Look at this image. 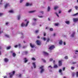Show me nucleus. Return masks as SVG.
Instances as JSON below:
<instances>
[{"instance_id":"f257e3e1","label":"nucleus","mask_w":78,"mask_h":78,"mask_svg":"<svg viewBox=\"0 0 78 78\" xmlns=\"http://www.w3.org/2000/svg\"><path fill=\"white\" fill-rule=\"evenodd\" d=\"M30 23L29 21H27V19L25 20L24 22H23L21 23V25L22 27H27L28 25V23Z\"/></svg>"},{"instance_id":"f03ea898","label":"nucleus","mask_w":78,"mask_h":78,"mask_svg":"<svg viewBox=\"0 0 78 78\" xmlns=\"http://www.w3.org/2000/svg\"><path fill=\"white\" fill-rule=\"evenodd\" d=\"M40 73H42L45 71V69H44V66H41L40 67Z\"/></svg>"},{"instance_id":"7ed1b4c3","label":"nucleus","mask_w":78,"mask_h":78,"mask_svg":"<svg viewBox=\"0 0 78 78\" xmlns=\"http://www.w3.org/2000/svg\"><path fill=\"white\" fill-rule=\"evenodd\" d=\"M15 73V71H13L11 73H9V77L10 78H12V76H14V74Z\"/></svg>"},{"instance_id":"20e7f679","label":"nucleus","mask_w":78,"mask_h":78,"mask_svg":"<svg viewBox=\"0 0 78 78\" xmlns=\"http://www.w3.org/2000/svg\"><path fill=\"white\" fill-rule=\"evenodd\" d=\"M62 61H59L58 62V66H62Z\"/></svg>"},{"instance_id":"39448f33","label":"nucleus","mask_w":78,"mask_h":78,"mask_svg":"<svg viewBox=\"0 0 78 78\" xmlns=\"http://www.w3.org/2000/svg\"><path fill=\"white\" fill-rule=\"evenodd\" d=\"M55 48V46L54 45H52L50 46V47L49 48V50H52L53 49V48Z\"/></svg>"},{"instance_id":"423d86ee","label":"nucleus","mask_w":78,"mask_h":78,"mask_svg":"<svg viewBox=\"0 0 78 78\" xmlns=\"http://www.w3.org/2000/svg\"><path fill=\"white\" fill-rule=\"evenodd\" d=\"M8 6H9V3L6 4L5 6V8H7Z\"/></svg>"},{"instance_id":"0eeeda50","label":"nucleus","mask_w":78,"mask_h":78,"mask_svg":"<svg viewBox=\"0 0 78 78\" xmlns=\"http://www.w3.org/2000/svg\"><path fill=\"white\" fill-rule=\"evenodd\" d=\"M73 20L74 22H76L78 21V19L77 18H73Z\"/></svg>"},{"instance_id":"6e6552de","label":"nucleus","mask_w":78,"mask_h":78,"mask_svg":"<svg viewBox=\"0 0 78 78\" xmlns=\"http://www.w3.org/2000/svg\"><path fill=\"white\" fill-rule=\"evenodd\" d=\"M32 4H30V3H27L26 4V6H31Z\"/></svg>"},{"instance_id":"1a4fd4ad","label":"nucleus","mask_w":78,"mask_h":78,"mask_svg":"<svg viewBox=\"0 0 78 78\" xmlns=\"http://www.w3.org/2000/svg\"><path fill=\"white\" fill-rule=\"evenodd\" d=\"M17 76L18 77V78H21L22 77V74L20 73L18 74L17 75Z\"/></svg>"},{"instance_id":"9d476101","label":"nucleus","mask_w":78,"mask_h":78,"mask_svg":"<svg viewBox=\"0 0 78 78\" xmlns=\"http://www.w3.org/2000/svg\"><path fill=\"white\" fill-rule=\"evenodd\" d=\"M62 44V41L61 40H60L59 42V44L60 45H61Z\"/></svg>"},{"instance_id":"9b49d317","label":"nucleus","mask_w":78,"mask_h":78,"mask_svg":"<svg viewBox=\"0 0 78 78\" xmlns=\"http://www.w3.org/2000/svg\"><path fill=\"white\" fill-rule=\"evenodd\" d=\"M36 62H33L32 63L33 66H34V69H35V68H36Z\"/></svg>"},{"instance_id":"f8f14e48","label":"nucleus","mask_w":78,"mask_h":78,"mask_svg":"<svg viewBox=\"0 0 78 78\" xmlns=\"http://www.w3.org/2000/svg\"><path fill=\"white\" fill-rule=\"evenodd\" d=\"M37 45H41V41H37Z\"/></svg>"},{"instance_id":"ddd939ff","label":"nucleus","mask_w":78,"mask_h":78,"mask_svg":"<svg viewBox=\"0 0 78 78\" xmlns=\"http://www.w3.org/2000/svg\"><path fill=\"white\" fill-rule=\"evenodd\" d=\"M27 61H28V59H27V58H24V62L26 63L27 62Z\"/></svg>"},{"instance_id":"4468645a","label":"nucleus","mask_w":78,"mask_h":78,"mask_svg":"<svg viewBox=\"0 0 78 78\" xmlns=\"http://www.w3.org/2000/svg\"><path fill=\"white\" fill-rule=\"evenodd\" d=\"M58 8H59V6H56L54 7V9L55 10H56V9H57Z\"/></svg>"},{"instance_id":"2eb2a0df","label":"nucleus","mask_w":78,"mask_h":78,"mask_svg":"<svg viewBox=\"0 0 78 78\" xmlns=\"http://www.w3.org/2000/svg\"><path fill=\"white\" fill-rule=\"evenodd\" d=\"M30 45L31 48H34V47L35 46V45H34L33 44L31 43H30Z\"/></svg>"},{"instance_id":"dca6fc26","label":"nucleus","mask_w":78,"mask_h":78,"mask_svg":"<svg viewBox=\"0 0 78 78\" xmlns=\"http://www.w3.org/2000/svg\"><path fill=\"white\" fill-rule=\"evenodd\" d=\"M75 32H73L71 35V37H74V35H75Z\"/></svg>"},{"instance_id":"f3484780","label":"nucleus","mask_w":78,"mask_h":78,"mask_svg":"<svg viewBox=\"0 0 78 78\" xmlns=\"http://www.w3.org/2000/svg\"><path fill=\"white\" fill-rule=\"evenodd\" d=\"M53 68H55V69H57V68H58V66L57 65H54Z\"/></svg>"},{"instance_id":"a211bd4d","label":"nucleus","mask_w":78,"mask_h":78,"mask_svg":"<svg viewBox=\"0 0 78 78\" xmlns=\"http://www.w3.org/2000/svg\"><path fill=\"white\" fill-rule=\"evenodd\" d=\"M4 61L5 62H8L9 60L8 59V58H5L4 59Z\"/></svg>"},{"instance_id":"6ab92c4d","label":"nucleus","mask_w":78,"mask_h":78,"mask_svg":"<svg viewBox=\"0 0 78 78\" xmlns=\"http://www.w3.org/2000/svg\"><path fill=\"white\" fill-rule=\"evenodd\" d=\"M33 21H34V22H36V21L37 20V18H34L32 19Z\"/></svg>"},{"instance_id":"aec40b11","label":"nucleus","mask_w":78,"mask_h":78,"mask_svg":"<svg viewBox=\"0 0 78 78\" xmlns=\"http://www.w3.org/2000/svg\"><path fill=\"white\" fill-rule=\"evenodd\" d=\"M36 12V10L30 11L29 12V13H33V12Z\"/></svg>"},{"instance_id":"412c9836","label":"nucleus","mask_w":78,"mask_h":78,"mask_svg":"<svg viewBox=\"0 0 78 78\" xmlns=\"http://www.w3.org/2000/svg\"><path fill=\"white\" fill-rule=\"evenodd\" d=\"M20 15H19L17 17V19L18 20H20Z\"/></svg>"},{"instance_id":"4be33fe9","label":"nucleus","mask_w":78,"mask_h":78,"mask_svg":"<svg viewBox=\"0 0 78 78\" xmlns=\"http://www.w3.org/2000/svg\"><path fill=\"white\" fill-rule=\"evenodd\" d=\"M65 23H66V24H67L68 25H69L70 24V21H66L65 22Z\"/></svg>"},{"instance_id":"5701e85b","label":"nucleus","mask_w":78,"mask_h":78,"mask_svg":"<svg viewBox=\"0 0 78 78\" xmlns=\"http://www.w3.org/2000/svg\"><path fill=\"white\" fill-rule=\"evenodd\" d=\"M36 25V22H32V25L33 26H34V25Z\"/></svg>"},{"instance_id":"b1692460","label":"nucleus","mask_w":78,"mask_h":78,"mask_svg":"<svg viewBox=\"0 0 78 78\" xmlns=\"http://www.w3.org/2000/svg\"><path fill=\"white\" fill-rule=\"evenodd\" d=\"M2 33H3V30H2V29L0 28V34Z\"/></svg>"},{"instance_id":"393cba45","label":"nucleus","mask_w":78,"mask_h":78,"mask_svg":"<svg viewBox=\"0 0 78 78\" xmlns=\"http://www.w3.org/2000/svg\"><path fill=\"white\" fill-rule=\"evenodd\" d=\"M53 69V67H52L51 66H48V69Z\"/></svg>"},{"instance_id":"a878e982","label":"nucleus","mask_w":78,"mask_h":78,"mask_svg":"<svg viewBox=\"0 0 78 78\" xmlns=\"http://www.w3.org/2000/svg\"><path fill=\"white\" fill-rule=\"evenodd\" d=\"M43 53L45 55H48V53H47V52H43Z\"/></svg>"},{"instance_id":"bb28decb","label":"nucleus","mask_w":78,"mask_h":78,"mask_svg":"<svg viewBox=\"0 0 78 78\" xmlns=\"http://www.w3.org/2000/svg\"><path fill=\"white\" fill-rule=\"evenodd\" d=\"M11 48V46H8L7 47L6 49L7 50H9Z\"/></svg>"},{"instance_id":"cd10ccee","label":"nucleus","mask_w":78,"mask_h":78,"mask_svg":"<svg viewBox=\"0 0 78 78\" xmlns=\"http://www.w3.org/2000/svg\"><path fill=\"white\" fill-rule=\"evenodd\" d=\"M50 41V38H47V42H48L49 41Z\"/></svg>"},{"instance_id":"c85d7f7f","label":"nucleus","mask_w":78,"mask_h":78,"mask_svg":"<svg viewBox=\"0 0 78 78\" xmlns=\"http://www.w3.org/2000/svg\"><path fill=\"white\" fill-rule=\"evenodd\" d=\"M74 53L75 54H78L77 53H78V51L77 50H75L74 51Z\"/></svg>"},{"instance_id":"c756f323","label":"nucleus","mask_w":78,"mask_h":78,"mask_svg":"<svg viewBox=\"0 0 78 78\" xmlns=\"http://www.w3.org/2000/svg\"><path fill=\"white\" fill-rule=\"evenodd\" d=\"M18 46L19 47V48H21V47H22V46L21 45V44H19Z\"/></svg>"},{"instance_id":"7c9ffc66","label":"nucleus","mask_w":78,"mask_h":78,"mask_svg":"<svg viewBox=\"0 0 78 78\" xmlns=\"http://www.w3.org/2000/svg\"><path fill=\"white\" fill-rule=\"evenodd\" d=\"M9 12H10V13H14V10H11L9 11Z\"/></svg>"},{"instance_id":"2f4dec72","label":"nucleus","mask_w":78,"mask_h":78,"mask_svg":"<svg viewBox=\"0 0 78 78\" xmlns=\"http://www.w3.org/2000/svg\"><path fill=\"white\" fill-rule=\"evenodd\" d=\"M50 11V6H48V11Z\"/></svg>"},{"instance_id":"473e14b6","label":"nucleus","mask_w":78,"mask_h":78,"mask_svg":"<svg viewBox=\"0 0 78 78\" xmlns=\"http://www.w3.org/2000/svg\"><path fill=\"white\" fill-rule=\"evenodd\" d=\"M55 14H56V16H57L58 17H59V15H58V14L57 13V12H55Z\"/></svg>"},{"instance_id":"72a5a7b5","label":"nucleus","mask_w":78,"mask_h":78,"mask_svg":"<svg viewBox=\"0 0 78 78\" xmlns=\"http://www.w3.org/2000/svg\"><path fill=\"white\" fill-rule=\"evenodd\" d=\"M64 58L65 59H69V58H68V56H65Z\"/></svg>"},{"instance_id":"f704fd0d","label":"nucleus","mask_w":78,"mask_h":78,"mask_svg":"<svg viewBox=\"0 0 78 78\" xmlns=\"http://www.w3.org/2000/svg\"><path fill=\"white\" fill-rule=\"evenodd\" d=\"M78 14V13H76V14H75L74 15H73V16H76Z\"/></svg>"},{"instance_id":"c9c22d12","label":"nucleus","mask_w":78,"mask_h":78,"mask_svg":"<svg viewBox=\"0 0 78 78\" xmlns=\"http://www.w3.org/2000/svg\"><path fill=\"white\" fill-rule=\"evenodd\" d=\"M42 39L44 40V41H45L46 40H47V39L46 38H45V37L42 38Z\"/></svg>"},{"instance_id":"e433bc0d","label":"nucleus","mask_w":78,"mask_h":78,"mask_svg":"<svg viewBox=\"0 0 78 78\" xmlns=\"http://www.w3.org/2000/svg\"><path fill=\"white\" fill-rule=\"evenodd\" d=\"M32 60H33V61H36V58H34L33 57L31 58Z\"/></svg>"},{"instance_id":"4c0bfd02","label":"nucleus","mask_w":78,"mask_h":78,"mask_svg":"<svg viewBox=\"0 0 78 78\" xmlns=\"http://www.w3.org/2000/svg\"><path fill=\"white\" fill-rule=\"evenodd\" d=\"M75 8L76 9V10H77V9H78V7L77 6H75Z\"/></svg>"},{"instance_id":"58836bf2","label":"nucleus","mask_w":78,"mask_h":78,"mask_svg":"<svg viewBox=\"0 0 78 78\" xmlns=\"http://www.w3.org/2000/svg\"><path fill=\"white\" fill-rule=\"evenodd\" d=\"M71 70H74V69H75V67H71Z\"/></svg>"},{"instance_id":"ea45409f","label":"nucleus","mask_w":78,"mask_h":78,"mask_svg":"<svg viewBox=\"0 0 78 78\" xmlns=\"http://www.w3.org/2000/svg\"><path fill=\"white\" fill-rule=\"evenodd\" d=\"M49 30H50L51 31H53V28H50Z\"/></svg>"},{"instance_id":"a19ab883","label":"nucleus","mask_w":78,"mask_h":78,"mask_svg":"<svg viewBox=\"0 0 78 78\" xmlns=\"http://www.w3.org/2000/svg\"><path fill=\"white\" fill-rule=\"evenodd\" d=\"M55 26H58L59 25V23H55Z\"/></svg>"},{"instance_id":"79ce46f5","label":"nucleus","mask_w":78,"mask_h":78,"mask_svg":"<svg viewBox=\"0 0 78 78\" xmlns=\"http://www.w3.org/2000/svg\"><path fill=\"white\" fill-rule=\"evenodd\" d=\"M56 33H54L53 35L52 36H54V37L56 36Z\"/></svg>"},{"instance_id":"37998d69","label":"nucleus","mask_w":78,"mask_h":78,"mask_svg":"<svg viewBox=\"0 0 78 78\" xmlns=\"http://www.w3.org/2000/svg\"><path fill=\"white\" fill-rule=\"evenodd\" d=\"M12 55L13 57H15V56H16V54L14 53H13Z\"/></svg>"},{"instance_id":"c03bdc74","label":"nucleus","mask_w":78,"mask_h":78,"mask_svg":"<svg viewBox=\"0 0 78 78\" xmlns=\"http://www.w3.org/2000/svg\"><path fill=\"white\" fill-rule=\"evenodd\" d=\"M42 61H43V62H46V61H45V60H44L43 59H42Z\"/></svg>"},{"instance_id":"a18cd8bd","label":"nucleus","mask_w":78,"mask_h":78,"mask_svg":"<svg viewBox=\"0 0 78 78\" xmlns=\"http://www.w3.org/2000/svg\"><path fill=\"white\" fill-rule=\"evenodd\" d=\"M27 53H28V52H27L26 51V52H23V53L24 54V55H27Z\"/></svg>"},{"instance_id":"49530a36","label":"nucleus","mask_w":78,"mask_h":78,"mask_svg":"<svg viewBox=\"0 0 78 78\" xmlns=\"http://www.w3.org/2000/svg\"><path fill=\"white\" fill-rule=\"evenodd\" d=\"M40 13H41V14H44V11H41L40 12Z\"/></svg>"},{"instance_id":"de8ad7c7","label":"nucleus","mask_w":78,"mask_h":78,"mask_svg":"<svg viewBox=\"0 0 78 78\" xmlns=\"http://www.w3.org/2000/svg\"><path fill=\"white\" fill-rule=\"evenodd\" d=\"M39 32V30H36L35 31V33H38Z\"/></svg>"},{"instance_id":"09e8293b","label":"nucleus","mask_w":78,"mask_h":78,"mask_svg":"<svg viewBox=\"0 0 78 78\" xmlns=\"http://www.w3.org/2000/svg\"><path fill=\"white\" fill-rule=\"evenodd\" d=\"M27 47L26 46H23L22 47V48L23 49Z\"/></svg>"},{"instance_id":"8fccbe9b","label":"nucleus","mask_w":78,"mask_h":78,"mask_svg":"<svg viewBox=\"0 0 78 78\" xmlns=\"http://www.w3.org/2000/svg\"><path fill=\"white\" fill-rule=\"evenodd\" d=\"M71 11H72V9H69L68 11V12H71Z\"/></svg>"},{"instance_id":"3c124183","label":"nucleus","mask_w":78,"mask_h":78,"mask_svg":"<svg viewBox=\"0 0 78 78\" xmlns=\"http://www.w3.org/2000/svg\"><path fill=\"white\" fill-rule=\"evenodd\" d=\"M72 76H75V73H73L72 74Z\"/></svg>"},{"instance_id":"603ef678","label":"nucleus","mask_w":78,"mask_h":78,"mask_svg":"<svg viewBox=\"0 0 78 78\" xmlns=\"http://www.w3.org/2000/svg\"><path fill=\"white\" fill-rule=\"evenodd\" d=\"M5 37H9V35H8L7 34L5 35Z\"/></svg>"},{"instance_id":"864d4df0","label":"nucleus","mask_w":78,"mask_h":78,"mask_svg":"<svg viewBox=\"0 0 78 78\" xmlns=\"http://www.w3.org/2000/svg\"><path fill=\"white\" fill-rule=\"evenodd\" d=\"M38 17H39L40 18H42V17H43V16H38Z\"/></svg>"},{"instance_id":"5fc2aeb1","label":"nucleus","mask_w":78,"mask_h":78,"mask_svg":"<svg viewBox=\"0 0 78 78\" xmlns=\"http://www.w3.org/2000/svg\"><path fill=\"white\" fill-rule=\"evenodd\" d=\"M53 61V59L52 58H50L49 59V61Z\"/></svg>"},{"instance_id":"6e6d98bb","label":"nucleus","mask_w":78,"mask_h":78,"mask_svg":"<svg viewBox=\"0 0 78 78\" xmlns=\"http://www.w3.org/2000/svg\"><path fill=\"white\" fill-rule=\"evenodd\" d=\"M59 72H60V73H61V72H62V70H61V69H60V70H59Z\"/></svg>"},{"instance_id":"4d7b16f0","label":"nucleus","mask_w":78,"mask_h":78,"mask_svg":"<svg viewBox=\"0 0 78 78\" xmlns=\"http://www.w3.org/2000/svg\"><path fill=\"white\" fill-rule=\"evenodd\" d=\"M49 72H52L53 71H52V70L51 69H50L49 70Z\"/></svg>"},{"instance_id":"13d9d810","label":"nucleus","mask_w":78,"mask_h":78,"mask_svg":"<svg viewBox=\"0 0 78 78\" xmlns=\"http://www.w3.org/2000/svg\"><path fill=\"white\" fill-rule=\"evenodd\" d=\"M24 0H20V3H22V2H23V1Z\"/></svg>"},{"instance_id":"bf43d9fd","label":"nucleus","mask_w":78,"mask_h":78,"mask_svg":"<svg viewBox=\"0 0 78 78\" xmlns=\"http://www.w3.org/2000/svg\"><path fill=\"white\" fill-rule=\"evenodd\" d=\"M3 15V13H0V16H2V15Z\"/></svg>"},{"instance_id":"052dcab7","label":"nucleus","mask_w":78,"mask_h":78,"mask_svg":"<svg viewBox=\"0 0 78 78\" xmlns=\"http://www.w3.org/2000/svg\"><path fill=\"white\" fill-rule=\"evenodd\" d=\"M17 47H18V45H15V46H14V47L15 48H17Z\"/></svg>"},{"instance_id":"680f3d73","label":"nucleus","mask_w":78,"mask_h":78,"mask_svg":"<svg viewBox=\"0 0 78 78\" xmlns=\"http://www.w3.org/2000/svg\"><path fill=\"white\" fill-rule=\"evenodd\" d=\"M8 24H9V23H8V22H7L5 23V25H8Z\"/></svg>"},{"instance_id":"e2e57ef3","label":"nucleus","mask_w":78,"mask_h":78,"mask_svg":"<svg viewBox=\"0 0 78 78\" xmlns=\"http://www.w3.org/2000/svg\"><path fill=\"white\" fill-rule=\"evenodd\" d=\"M21 35H22V36H22V37H21V38H23V34H21Z\"/></svg>"},{"instance_id":"0e129e2a","label":"nucleus","mask_w":78,"mask_h":78,"mask_svg":"<svg viewBox=\"0 0 78 78\" xmlns=\"http://www.w3.org/2000/svg\"><path fill=\"white\" fill-rule=\"evenodd\" d=\"M44 36H46V33H44Z\"/></svg>"},{"instance_id":"69168bd1","label":"nucleus","mask_w":78,"mask_h":78,"mask_svg":"<svg viewBox=\"0 0 78 78\" xmlns=\"http://www.w3.org/2000/svg\"><path fill=\"white\" fill-rule=\"evenodd\" d=\"M76 76H77V77H78V72H77V73H76Z\"/></svg>"},{"instance_id":"338daca9","label":"nucleus","mask_w":78,"mask_h":78,"mask_svg":"<svg viewBox=\"0 0 78 78\" xmlns=\"http://www.w3.org/2000/svg\"><path fill=\"white\" fill-rule=\"evenodd\" d=\"M72 64H76V62H73Z\"/></svg>"},{"instance_id":"774afa93","label":"nucleus","mask_w":78,"mask_h":78,"mask_svg":"<svg viewBox=\"0 0 78 78\" xmlns=\"http://www.w3.org/2000/svg\"><path fill=\"white\" fill-rule=\"evenodd\" d=\"M4 78H7V76H6L4 77Z\"/></svg>"}]
</instances>
